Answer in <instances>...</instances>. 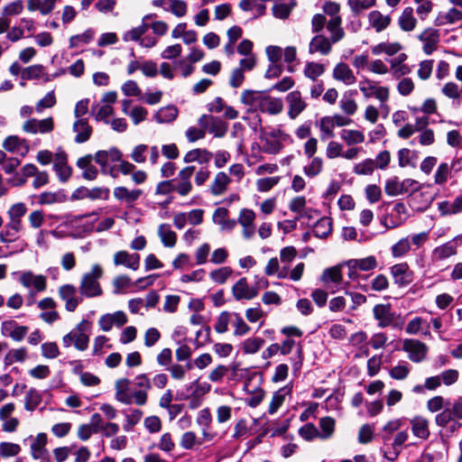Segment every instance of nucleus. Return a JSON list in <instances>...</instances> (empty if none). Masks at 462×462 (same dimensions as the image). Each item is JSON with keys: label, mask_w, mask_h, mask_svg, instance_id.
<instances>
[{"label": "nucleus", "mask_w": 462, "mask_h": 462, "mask_svg": "<svg viewBox=\"0 0 462 462\" xmlns=\"http://www.w3.org/2000/svg\"><path fill=\"white\" fill-rule=\"evenodd\" d=\"M149 17H151V16L150 15L145 16L143 18V22L142 23V24L125 32V34L123 35V40L125 42H129V41L139 42L142 39V36L143 34H145V32L150 28V25L148 23H144V20Z\"/></svg>", "instance_id": "47"}, {"label": "nucleus", "mask_w": 462, "mask_h": 462, "mask_svg": "<svg viewBox=\"0 0 462 462\" xmlns=\"http://www.w3.org/2000/svg\"><path fill=\"white\" fill-rule=\"evenodd\" d=\"M73 131L76 133L75 142L82 143L87 142L92 134V127L86 118L77 119L73 124Z\"/></svg>", "instance_id": "28"}, {"label": "nucleus", "mask_w": 462, "mask_h": 462, "mask_svg": "<svg viewBox=\"0 0 462 462\" xmlns=\"http://www.w3.org/2000/svg\"><path fill=\"white\" fill-rule=\"evenodd\" d=\"M31 444V456L33 459H45L48 456L46 449L47 435L45 433H39L35 437H30Z\"/></svg>", "instance_id": "23"}, {"label": "nucleus", "mask_w": 462, "mask_h": 462, "mask_svg": "<svg viewBox=\"0 0 462 462\" xmlns=\"http://www.w3.org/2000/svg\"><path fill=\"white\" fill-rule=\"evenodd\" d=\"M291 384H287L273 393L268 409L270 414H274L278 411L285 402L286 397L291 394Z\"/></svg>", "instance_id": "31"}, {"label": "nucleus", "mask_w": 462, "mask_h": 462, "mask_svg": "<svg viewBox=\"0 0 462 462\" xmlns=\"http://www.w3.org/2000/svg\"><path fill=\"white\" fill-rule=\"evenodd\" d=\"M199 125L208 131L209 134H214L215 137H223L227 131V125L219 117L203 115L199 118Z\"/></svg>", "instance_id": "5"}, {"label": "nucleus", "mask_w": 462, "mask_h": 462, "mask_svg": "<svg viewBox=\"0 0 462 462\" xmlns=\"http://www.w3.org/2000/svg\"><path fill=\"white\" fill-rule=\"evenodd\" d=\"M28 327L19 325L15 320H5L1 324V333L5 337H9L13 340L20 342L28 333Z\"/></svg>", "instance_id": "14"}, {"label": "nucleus", "mask_w": 462, "mask_h": 462, "mask_svg": "<svg viewBox=\"0 0 462 462\" xmlns=\"http://www.w3.org/2000/svg\"><path fill=\"white\" fill-rule=\"evenodd\" d=\"M394 282L399 286H407L413 280V273L406 263H396L390 269Z\"/></svg>", "instance_id": "16"}, {"label": "nucleus", "mask_w": 462, "mask_h": 462, "mask_svg": "<svg viewBox=\"0 0 462 462\" xmlns=\"http://www.w3.org/2000/svg\"><path fill=\"white\" fill-rule=\"evenodd\" d=\"M114 264L123 265L133 271H136L140 266V255L138 254H130L127 251H118L113 257Z\"/></svg>", "instance_id": "22"}, {"label": "nucleus", "mask_w": 462, "mask_h": 462, "mask_svg": "<svg viewBox=\"0 0 462 462\" xmlns=\"http://www.w3.org/2000/svg\"><path fill=\"white\" fill-rule=\"evenodd\" d=\"M285 99L288 104V116L291 119L297 118L307 107V103L299 90L290 92Z\"/></svg>", "instance_id": "13"}, {"label": "nucleus", "mask_w": 462, "mask_h": 462, "mask_svg": "<svg viewBox=\"0 0 462 462\" xmlns=\"http://www.w3.org/2000/svg\"><path fill=\"white\" fill-rule=\"evenodd\" d=\"M264 344V339L262 337H250L244 341L243 351L245 354H255L257 353Z\"/></svg>", "instance_id": "58"}, {"label": "nucleus", "mask_w": 462, "mask_h": 462, "mask_svg": "<svg viewBox=\"0 0 462 462\" xmlns=\"http://www.w3.org/2000/svg\"><path fill=\"white\" fill-rule=\"evenodd\" d=\"M333 43L334 42L325 35L317 34L310 42L309 53H319L322 56H327L331 52Z\"/></svg>", "instance_id": "20"}, {"label": "nucleus", "mask_w": 462, "mask_h": 462, "mask_svg": "<svg viewBox=\"0 0 462 462\" xmlns=\"http://www.w3.org/2000/svg\"><path fill=\"white\" fill-rule=\"evenodd\" d=\"M142 195L141 189L129 190L125 187H117L114 189V196L119 200H125L127 203H132L139 199Z\"/></svg>", "instance_id": "44"}, {"label": "nucleus", "mask_w": 462, "mask_h": 462, "mask_svg": "<svg viewBox=\"0 0 462 462\" xmlns=\"http://www.w3.org/2000/svg\"><path fill=\"white\" fill-rule=\"evenodd\" d=\"M3 147L8 152H15L20 147L24 149L23 155L26 154L29 151V146L25 139H21L16 135H10L4 140Z\"/></svg>", "instance_id": "43"}, {"label": "nucleus", "mask_w": 462, "mask_h": 462, "mask_svg": "<svg viewBox=\"0 0 462 462\" xmlns=\"http://www.w3.org/2000/svg\"><path fill=\"white\" fill-rule=\"evenodd\" d=\"M285 135L281 130H274L261 136L263 151L268 154H276L282 149L281 139Z\"/></svg>", "instance_id": "12"}, {"label": "nucleus", "mask_w": 462, "mask_h": 462, "mask_svg": "<svg viewBox=\"0 0 462 462\" xmlns=\"http://www.w3.org/2000/svg\"><path fill=\"white\" fill-rule=\"evenodd\" d=\"M402 349L408 353L410 360L414 363H420L423 361L428 353L427 345L418 339L413 338L404 339Z\"/></svg>", "instance_id": "6"}, {"label": "nucleus", "mask_w": 462, "mask_h": 462, "mask_svg": "<svg viewBox=\"0 0 462 462\" xmlns=\"http://www.w3.org/2000/svg\"><path fill=\"white\" fill-rule=\"evenodd\" d=\"M22 129L23 132L32 134H45L51 133L54 129V121L52 117H47L44 119H36L31 118L26 120L23 125Z\"/></svg>", "instance_id": "7"}, {"label": "nucleus", "mask_w": 462, "mask_h": 462, "mask_svg": "<svg viewBox=\"0 0 462 462\" xmlns=\"http://www.w3.org/2000/svg\"><path fill=\"white\" fill-rule=\"evenodd\" d=\"M212 152L206 149H193L185 154L183 161L186 163L198 162L200 164H205L208 163L212 159Z\"/></svg>", "instance_id": "36"}, {"label": "nucleus", "mask_w": 462, "mask_h": 462, "mask_svg": "<svg viewBox=\"0 0 462 462\" xmlns=\"http://www.w3.org/2000/svg\"><path fill=\"white\" fill-rule=\"evenodd\" d=\"M340 138L348 145H356L364 143L365 134L358 130L343 129L340 132Z\"/></svg>", "instance_id": "45"}, {"label": "nucleus", "mask_w": 462, "mask_h": 462, "mask_svg": "<svg viewBox=\"0 0 462 462\" xmlns=\"http://www.w3.org/2000/svg\"><path fill=\"white\" fill-rule=\"evenodd\" d=\"M454 420H462V401L456 400L452 405L447 406L435 416V423L438 427L446 428Z\"/></svg>", "instance_id": "3"}, {"label": "nucleus", "mask_w": 462, "mask_h": 462, "mask_svg": "<svg viewBox=\"0 0 462 462\" xmlns=\"http://www.w3.org/2000/svg\"><path fill=\"white\" fill-rule=\"evenodd\" d=\"M21 452L20 445L13 442H0V457L8 458L17 456Z\"/></svg>", "instance_id": "61"}, {"label": "nucleus", "mask_w": 462, "mask_h": 462, "mask_svg": "<svg viewBox=\"0 0 462 462\" xmlns=\"http://www.w3.org/2000/svg\"><path fill=\"white\" fill-rule=\"evenodd\" d=\"M27 358V350L25 347L11 349L5 357V363L10 365L16 362H23Z\"/></svg>", "instance_id": "59"}, {"label": "nucleus", "mask_w": 462, "mask_h": 462, "mask_svg": "<svg viewBox=\"0 0 462 462\" xmlns=\"http://www.w3.org/2000/svg\"><path fill=\"white\" fill-rule=\"evenodd\" d=\"M447 406H450V402L445 400L442 396L437 395L427 402V409L430 412L435 413L444 410Z\"/></svg>", "instance_id": "63"}, {"label": "nucleus", "mask_w": 462, "mask_h": 462, "mask_svg": "<svg viewBox=\"0 0 462 462\" xmlns=\"http://www.w3.org/2000/svg\"><path fill=\"white\" fill-rule=\"evenodd\" d=\"M22 222L10 220L0 232V241L9 244L17 239V234L22 230Z\"/></svg>", "instance_id": "33"}, {"label": "nucleus", "mask_w": 462, "mask_h": 462, "mask_svg": "<svg viewBox=\"0 0 462 462\" xmlns=\"http://www.w3.org/2000/svg\"><path fill=\"white\" fill-rule=\"evenodd\" d=\"M335 125L330 116H324L319 120L320 139L325 141L335 136Z\"/></svg>", "instance_id": "51"}, {"label": "nucleus", "mask_w": 462, "mask_h": 462, "mask_svg": "<svg viewBox=\"0 0 462 462\" xmlns=\"http://www.w3.org/2000/svg\"><path fill=\"white\" fill-rule=\"evenodd\" d=\"M19 282L26 289H33L35 292H42L47 289V278L42 274H34L31 271L19 273Z\"/></svg>", "instance_id": "9"}, {"label": "nucleus", "mask_w": 462, "mask_h": 462, "mask_svg": "<svg viewBox=\"0 0 462 462\" xmlns=\"http://www.w3.org/2000/svg\"><path fill=\"white\" fill-rule=\"evenodd\" d=\"M404 424L403 419H393L389 420L382 429V439L383 445L386 446L392 440V436L395 432L401 430Z\"/></svg>", "instance_id": "37"}, {"label": "nucleus", "mask_w": 462, "mask_h": 462, "mask_svg": "<svg viewBox=\"0 0 462 462\" xmlns=\"http://www.w3.org/2000/svg\"><path fill=\"white\" fill-rule=\"evenodd\" d=\"M103 268L96 263L91 267L90 272L85 273L80 280L79 292L81 297L95 298L103 294V290L99 283V279L103 276Z\"/></svg>", "instance_id": "1"}, {"label": "nucleus", "mask_w": 462, "mask_h": 462, "mask_svg": "<svg viewBox=\"0 0 462 462\" xmlns=\"http://www.w3.org/2000/svg\"><path fill=\"white\" fill-rule=\"evenodd\" d=\"M401 50L402 45L399 42H381L372 48V53L374 55L385 53L389 56H393Z\"/></svg>", "instance_id": "49"}, {"label": "nucleus", "mask_w": 462, "mask_h": 462, "mask_svg": "<svg viewBox=\"0 0 462 462\" xmlns=\"http://www.w3.org/2000/svg\"><path fill=\"white\" fill-rule=\"evenodd\" d=\"M411 250V241L408 237H403L395 243L392 248V255L394 258H400L404 256Z\"/></svg>", "instance_id": "54"}, {"label": "nucleus", "mask_w": 462, "mask_h": 462, "mask_svg": "<svg viewBox=\"0 0 462 462\" xmlns=\"http://www.w3.org/2000/svg\"><path fill=\"white\" fill-rule=\"evenodd\" d=\"M412 434L420 439H427L430 435V421L427 418L417 415L410 420Z\"/></svg>", "instance_id": "24"}, {"label": "nucleus", "mask_w": 462, "mask_h": 462, "mask_svg": "<svg viewBox=\"0 0 462 462\" xmlns=\"http://www.w3.org/2000/svg\"><path fill=\"white\" fill-rule=\"evenodd\" d=\"M127 323V317L125 312L118 310L114 313H107L100 317L98 324L103 331H109L113 326L122 327Z\"/></svg>", "instance_id": "18"}, {"label": "nucleus", "mask_w": 462, "mask_h": 462, "mask_svg": "<svg viewBox=\"0 0 462 462\" xmlns=\"http://www.w3.org/2000/svg\"><path fill=\"white\" fill-rule=\"evenodd\" d=\"M91 323L87 320H81L72 330L62 337L64 347H74L79 351H84L88 347L89 333Z\"/></svg>", "instance_id": "2"}, {"label": "nucleus", "mask_w": 462, "mask_h": 462, "mask_svg": "<svg viewBox=\"0 0 462 462\" xmlns=\"http://www.w3.org/2000/svg\"><path fill=\"white\" fill-rule=\"evenodd\" d=\"M348 268L358 269L360 271H371L376 268L377 261L373 255L361 259H352L346 263Z\"/></svg>", "instance_id": "39"}, {"label": "nucleus", "mask_w": 462, "mask_h": 462, "mask_svg": "<svg viewBox=\"0 0 462 462\" xmlns=\"http://www.w3.org/2000/svg\"><path fill=\"white\" fill-rule=\"evenodd\" d=\"M368 22L376 32H381L390 25L392 18L388 14H383L381 12L374 10L369 13Z\"/></svg>", "instance_id": "29"}, {"label": "nucleus", "mask_w": 462, "mask_h": 462, "mask_svg": "<svg viewBox=\"0 0 462 462\" xmlns=\"http://www.w3.org/2000/svg\"><path fill=\"white\" fill-rule=\"evenodd\" d=\"M332 231L331 220L328 217H322L317 221L313 228L316 237L326 238Z\"/></svg>", "instance_id": "50"}, {"label": "nucleus", "mask_w": 462, "mask_h": 462, "mask_svg": "<svg viewBox=\"0 0 462 462\" xmlns=\"http://www.w3.org/2000/svg\"><path fill=\"white\" fill-rule=\"evenodd\" d=\"M211 389L209 383L204 382L200 383L199 380H195L187 386V392H190L191 394L202 398Z\"/></svg>", "instance_id": "55"}, {"label": "nucleus", "mask_w": 462, "mask_h": 462, "mask_svg": "<svg viewBox=\"0 0 462 462\" xmlns=\"http://www.w3.org/2000/svg\"><path fill=\"white\" fill-rule=\"evenodd\" d=\"M42 396L35 389H30L25 393L24 408L27 411H33L41 403Z\"/></svg>", "instance_id": "62"}, {"label": "nucleus", "mask_w": 462, "mask_h": 462, "mask_svg": "<svg viewBox=\"0 0 462 462\" xmlns=\"http://www.w3.org/2000/svg\"><path fill=\"white\" fill-rule=\"evenodd\" d=\"M398 24L404 32H411L417 24V20L413 15V9L406 7L399 16Z\"/></svg>", "instance_id": "38"}, {"label": "nucleus", "mask_w": 462, "mask_h": 462, "mask_svg": "<svg viewBox=\"0 0 462 462\" xmlns=\"http://www.w3.org/2000/svg\"><path fill=\"white\" fill-rule=\"evenodd\" d=\"M178 116V109L174 106H167L160 108L154 115V118L159 124H167L173 122Z\"/></svg>", "instance_id": "41"}, {"label": "nucleus", "mask_w": 462, "mask_h": 462, "mask_svg": "<svg viewBox=\"0 0 462 462\" xmlns=\"http://www.w3.org/2000/svg\"><path fill=\"white\" fill-rule=\"evenodd\" d=\"M212 218L221 230L231 231L236 226V220L228 217V210L225 208H217L214 211Z\"/></svg>", "instance_id": "27"}, {"label": "nucleus", "mask_w": 462, "mask_h": 462, "mask_svg": "<svg viewBox=\"0 0 462 462\" xmlns=\"http://www.w3.org/2000/svg\"><path fill=\"white\" fill-rule=\"evenodd\" d=\"M341 17H332L327 23V29L330 32V37L328 39H330L334 43L339 42L345 36V32L341 27Z\"/></svg>", "instance_id": "40"}, {"label": "nucleus", "mask_w": 462, "mask_h": 462, "mask_svg": "<svg viewBox=\"0 0 462 462\" xmlns=\"http://www.w3.org/2000/svg\"><path fill=\"white\" fill-rule=\"evenodd\" d=\"M202 442L197 438L193 431H186L181 435L180 445L184 449H192L196 445H201Z\"/></svg>", "instance_id": "64"}, {"label": "nucleus", "mask_w": 462, "mask_h": 462, "mask_svg": "<svg viewBox=\"0 0 462 462\" xmlns=\"http://www.w3.org/2000/svg\"><path fill=\"white\" fill-rule=\"evenodd\" d=\"M58 0H27L28 11H38L42 15L50 14L56 7Z\"/></svg>", "instance_id": "30"}, {"label": "nucleus", "mask_w": 462, "mask_h": 462, "mask_svg": "<svg viewBox=\"0 0 462 462\" xmlns=\"http://www.w3.org/2000/svg\"><path fill=\"white\" fill-rule=\"evenodd\" d=\"M439 38V32L431 27L425 29L418 36V39L423 43L422 50L427 55L431 54L434 51L437 50Z\"/></svg>", "instance_id": "15"}, {"label": "nucleus", "mask_w": 462, "mask_h": 462, "mask_svg": "<svg viewBox=\"0 0 462 462\" xmlns=\"http://www.w3.org/2000/svg\"><path fill=\"white\" fill-rule=\"evenodd\" d=\"M158 236L166 247H173L177 242V235L171 230L170 225L162 224L158 228Z\"/></svg>", "instance_id": "42"}, {"label": "nucleus", "mask_w": 462, "mask_h": 462, "mask_svg": "<svg viewBox=\"0 0 462 462\" xmlns=\"http://www.w3.org/2000/svg\"><path fill=\"white\" fill-rule=\"evenodd\" d=\"M283 103L281 98L264 95L260 111L270 115H277L282 111Z\"/></svg>", "instance_id": "35"}, {"label": "nucleus", "mask_w": 462, "mask_h": 462, "mask_svg": "<svg viewBox=\"0 0 462 462\" xmlns=\"http://www.w3.org/2000/svg\"><path fill=\"white\" fill-rule=\"evenodd\" d=\"M417 156L415 152L411 151L407 148H402L399 150L398 152V162L399 166L403 168L406 166H415L414 161L416 160Z\"/></svg>", "instance_id": "56"}, {"label": "nucleus", "mask_w": 462, "mask_h": 462, "mask_svg": "<svg viewBox=\"0 0 462 462\" xmlns=\"http://www.w3.org/2000/svg\"><path fill=\"white\" fill-rule=\"evenodd\" d=\"M122 152L116 148H111L107 151H98L95 153L94 159L102 169L103 173L110 174L113 177H116L114 173V170L109 168L110 162H116L121 161Z\"/></svg>", "instance_id": "4"}, {"label": "nucleus", "mask_w": 462, "mask_h": 462, "mask_svg": "<svg viewBox=\"0 0 462 462\" xmlns=\"http://www.w3.org/2000/svg\"><path fill=\"white\" fill-rule=\"evenodd\" d=\"M408 439L409 432L407 429L401 430L396 432L394 436H392V440L387 446H390L393 450L389 452V455L385 453L384 457L390 461L395 460L401 453L403 444L408 440Z\"/></svg>", "instance_id": "21"}, {"label": "nucleus", "mask_w": 462, "mask_h": 462, "mask_svg": "<svg viewBox=\"0 0 462 462\" xmlns=\"http://www.w3.org/2000/svg\"><path fill=\"white\" fill-rule=\"evenodd\" d=\"M407 60L405 53H401L397 57L389 60L390 70L394 79H401L411 73V68L404 63Z\"/></svg>", "instance_id": "25"}, {"label": "nucleus", "mask_w": 462, "mask_h": 462, "mask_svg": "<svg viewBox=\"0 0 462 462\" xmlns=\"http://www.w3.org/2000/svg\"><path fill=\"white\" fill-rule=\"evenodd\" d=\"M325 72V66L315 61H308L305 64L303 74L306 78L316 81Z\"/></svg>", "instance_id": "48"}, {"label": "nucleus", "mask_w": 462, "mask_h": 462, "mask_svg": "<svg viewBox=\"0 0 462 462\" xmlns=\"http://www.w3.org/2000/svg\"><path fill=\"white\" fill-rule=\"evenodd\" d=\"M332 77L335 80L346 86H352L356 82V77L352 69L345 62H338L333 69Z\"/></svg>", "instance_id": "17"}, {"label": "nucleus", "mask_w": 462, "mask_h": 462, "mask_svg": "<svg viewBox=\"0 0 462 462\" xmlns=\"http://www.w3.org/2000/svg\"><path fill=\"white\" fill-rule=\"evenodd\" d=\"M320 280L326 285L329 283L338 284L342 281V272L340 266H333L323 271Z\"/></svg>", "instance_id": "46"}, {"label": "nucleus", "mask_w": 462, "mask_h": 462, "mask_svg": "<svg viewBox=\"0 0 462 462\" xmlns=\"http://www.w3.org/2000/svg\"><path fill=\"white\" fill-rule=\"evenodd\" d=\"M93 157L88 154L81 157L77 162V166L82 170V176L84 179L93 180L97 177V170L92 164Z\"/></svg>", "instance_id": "34"}, {"label": "nucleus", "mask_w": 462, "mask_h": 462, "mask_svg": "<svg viewBox=\"0 0 462 462\" xmlns=\"http://www.w3.org/2000/svg\"><path fill=\"white\" fill-rule=\"evenodd\" d=\"M232 273L233 270L231 267L224 266L212 271L209 273V276L214 282L217 284H223L232 275Z\"/></svg>", "instance_id": "57"}, {"label": "nucleus", "mask_w": 462, "mask_h": 462, "mask_svg": "<svg viewBox=\"0 0 462 462\" xmlns=\"http://www.w3.org/2000/svg\"><path fill=\"white\" fill-rule=\"evenodd\" d=\"M319 427L321 429V432L319 433V438L322 439H327L330 438L335 430V420L331 417H323L319 420Z\"/></svg>", "instance_id": "60"}, {"label": "nucleus", "mask_w": 462, "mask_h": 462, "mask_svg": "<svg viewBox=\"0 0 462 462\" xmlns=\"http://www.w3.org/2000/svg\"><path fill=\"white\" fill-rule=\"evenodd\" d=\"M195 166H187L181 169L176 179H173L175 185V191L181 197H185L192 190V184L190 181L191 177L195 172Z\"/></svg>", "instance_id": "8"}, {"label": "nucleus", "mask_w": 462, "mask_h": 462, "mask_svg": "<svg viewBox=\"0 0 462 462\" xmlns=\"http://www.w3.org/2000/svg\"><path fill=\"white\" fill-rule=\"evenodd\" d=\"M374 319L378 321V327L384 328L394 325L396 314L392 310L390 304H376L373 308Z\"/></svg>", "instance_id": "10"}, {"label": "nucleus", "mask_w": 462, "mask_h": 462, "mask_svg": "<svg viewBox=\"0 0 462 462\" xmlns=\"http://www.w3.org/2000/svg\"><path fill=\"white\" fill-rule=\"evenodd\" d=\"M232 294L236 300H250L257 296V291L248 284L246 278L243 277L233 285Z\"/></svg>", "instance_id": "19"}, {"label": "nucleus", "mask_w": 462, "mask_h": 462, "mask_svg": "<svg viewBox=\"0 0 462 462\" xmlns=\"http://www.w3.org/2000/svg\"><path fill=\"white\" fill-rule=\"evenodd\" d=\"M311 161L303 167V172L309 178L319 175L323 169V160L320 157H312Z\"/></svg>", "instance_id": "52"}, {"label": "nucleus", "mask_w": 462, "mask_h": 462, "mask_svg": "<svg viewBox=\"0 0 462 462\" xmlns=\"http://www.w3.org/2000/svg\"><path fill=\"white\" fill-rule=\"evenodd\" d=\"M92 113L97 121H103L109 124L108 117L114 113V109L110 105H99L92 106Z\"/></svg>", "instance_id": "53"}, {"label": "nucleus", "mask_w": 462, "mask_h": 462, "mask_svg": "<svg viewBox=\"0 0 462 462\" xmlns=\"http://www.w3.org/2000/svg\"><path fill=\"white\" fill-rule=\"evenodd\" d=\"M58 294L65 302L67 311H75L81 302V298L77 297V288L72 284L61 285L58 290Z\"/></svg>", "instance_id": "11"}, {"label": "nucleus", "mask_w": 462, "mask_h": 462, "mask_svg": "<svg viewBox=\"0 0 462 462\" xmlns=\"http://www.w3.org/2000/svg\"><path fill=\"white\" fill-rule=\"evenodd\" d=\"M264 94L260 91L246 89L242 92L241 102L254 110H259L262 105Z\"/></svg>", "instance_id": "32"}, {"label": "nucleus", "mask_w": 462, "mask_h": 462, "mask_svg": "<svg viewBox=\"0 0 462 462\" xmlns=\"http://www.w3.org/2000/svg\"><path fill=\"white\" fill-rule=\"evenodd\" d=\"M231 183L230 177L224 171L217 172L209 186V191L213 196L223 195Z\"/></svg>", "instance_id": "26"}]
</instances>
